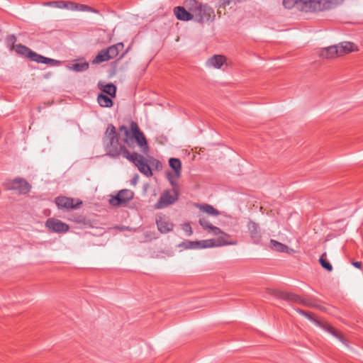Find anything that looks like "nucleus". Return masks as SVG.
Returning <instances> with one entry per match:
<instances>
[{
  "mask_svg": "<svg viewBox=\"0 0 363 363\" xmlns=\"http://www.w3.org/2000/svg\"><path fill=\"white\" fill-rule=\"evenodd\" d=\"M333 0H283V6L287 9L293 8L304 12H316L330 9Z\"/></svg>",
  "mask_w": 363,
  "mask_h": 363,
  "instance_id": "nucleus-1",
  "label": "nucleus"
},
{
  "mask_svg": "<svg viewBox=\"0 0 363 363\" xmlns=\"http://www.w3.org/2000/svg\"><path fill=\"white\" fill-rule=\"evenodd\" d=\"M184 6L187 10L194 12V20L197 23H208L215 19L214 10L207 4H203L196 0H186Z\"/></svg>",
  "mask_w": 363,
  "mask_h": 363,
  "instance_id": "nucleus-2",
  "label": "nucleus"
},
{
  "mask_svg": "<svg viewBox=\"0 0 363 363\" xmlns=\"http://www.w3.org/2000/svg\"><path fill=\"white\" fill-rule=\"evenodd\" d=\"M119 130L124 133L125 138L123 140L129 147H134L135 141L144 153L148 152L149 147L146 138L135 122H131L130 131L125 125L121 126Z\"/></svg>",
  "mask_w": 363,
  "mask_h": 363,
  "instance_id": "nucleus-3",
  "label": "nucleus"
},
{
  "mask_svg": "<svg viewBox=\"0 0 363 363\" xmlns=\"http://www.w3.org/2000/svg\"><path fill=\"white\" fill-rule=\"evenodd\" d=\"M14 50L19 55L29 58L38 63L50 64L52 66L59 65L60 62L54 59L48 58L39 55L31 50L29 48L21 44L16 45Z\"/></svg>",
  "mask_w": 363,
  "mask_h": 363,
  "instance_id": "nucleus-4",
  "label": "nucleus"
},
{
  "mask_svg": "<svg viewBox=\"0 0 363 363\" xmlns=\"http://www.w3.org/2000/svg\"><path fill=\"white\" fill-rule=\"evenodd\" d=\"M125 154V158L133 162L141 173L147 177L152 175L151 168L143 155L135 152H126Z\"/></svg>",
  "mask_w": 363,
  "mask_h": 363,
  "instance_id": "nucleus-5",
  "label": "nucleus"
},
{
  "mask_svg": "<svg viewBox=\"0 0 363 363\" xmlns=\"http://www.w3.org/2000/svg\"><path fill=\"white\" fill-rule=\"evenodd\" d=\"M179 199V191L177 186L167 189L161 194L159 200L155 204V209H162L173 204Z\"/></svg>",
  "mask_w": 363,
  "mask_h": 363,
  "instance_id": "nucleus-6",
  "label": "nucleus"
},
{
  "mask_svg": "<svg viewBox=\"0 0 363 363\" xmlns=\"http://www.w3.org/2000/svg\"><path fill=\"white\" fill-rule=\"evenodd\" d=\"M3 185L6 190H15L20 194H26L31 189L30 184L25 179L21 177L7 180Z\"/></svg>",
  "mask_w": 363,
  "mask_h": 363,
  "instance_id": "nucleus-7",
  "label": "nucleus"
},
{
  "mask_svg": "<svg viewBox=\"0 0 363 363\" xmlns=\"http://www.w3.org/2000/svg\"><path fill=\"white\" fill-rule=\"evenodd\" d=\"M106 150L107 154L113 157H117L121 155L125 158V152H129L124 145H121L118 138L108 140L106 144Z\"/></svg>",
  "mask_w": 363,
  "mask_h": 363,
  "instance_id": "nucleus-8",
  "label": "nucleus"
},
{
  "mask_svg": "<svg viewBox=\"0 0 363 363\" xmlns=\"http://www.w3.org/2000/svg\"><path fill=\"white\" fill-rule=\"evenodd\" d=\"M134 196L133 191L130 189H122L118 191L116 196L109 199V203L113 206H119L129 202Z\"/></svg>",
  "mask_w": 363,
  "mask_h": 363,
  "instance_id": "nucleus-9",
  "label": "nucleus"
},
{
  "mask_svg": "<svg viewBox=\"0 0 363 363\" xmlns=\"http://www.w3.org/2000/svg\"><path fill=\"white\" fill-rule=\"evenodd\" d=\"M45 227L51 233H64L69 230V225L54 218L46 220Z\"/></svg>",
  "mask_w": 363,
  "mask_h": 363,
  "instance_id": "nucleus-10",
  "label": "nucleus"
},
{
  "mask_svg": "<svg viewBox=\"0 0 363 363\" xmlns=\"http://www.w3.org/2000/svg\"><path fill=\"white\" fill-rule=\"evenodd\" d=\"M55 203L59 208L61 209H75L81 204L82 201H79L74 203V199L67 196H57L55 199Z\"/></svg>",
  "mask_w": 363,
  "mask_h": 363,
  "instance_id": "nucleus-11",
  "label": "nucleus"
},
{
  "mask_svg": "<svg viewBox=\"0 0 363 363\" xmlns=\"http://www.w3.org/2000/svg\"><path fill=\"white\" fill-rule=\"evenodd\" d=\"M247 229L253 242L259 243L262 238L259 225L252 220H250L247 223Z\"/></svg>",
  "mask_w": 363,
  "mask_h": 363,
  "instance_id": "nucleus-12",
  "label": "nucleus"
},
{
  "mask_svg": "<svg viewBox=\"0 0 363 363\" xmlns=\"http://www.w3.org/2000/svg\"><path fill=\"white\" fill-rule=\"evenodd\" d=\"M174 13L177 19L180 21H187L194 20V12L186 10L183 6H176L174 9Z\"/></svg>",
  "mask_w": 363,
  "mask_h": 363,
  "instance_id": "nucleus-13",
  "label": "nucleus"
},
{
  "mask_svg": "<svg viewBox=\"0 0 363 363\" xmlns=\"http://www.w3.org/2000/svg\"><path fill=\"white\" fill-rule=\"evenodd\" d=\"M158 230L161 233H167L172 230L174 225L165 217H159L156 220Z\"/></svg>",
  "mask_w": 363,
  "mask_h": 363,
  "instance_id": "nucleus-14",
  "label": "nucleus"
},
{
  "mask_svg": "<svg viewBox=\"0 0 363 363\" xmlns=\"http://www.w3.org/2000/svg\"><path fill=\"white\" fill-rule=\"evenodd\" d=\"M226 62V57L222 55H215L210 57L207 62L208 67L220 69Z\"/></svg>",
  "mask_w": 363,
  "mask_h": 363,
  "instance_id": "nucleus-15",
  "label": "nucleus"
},
{
  "mask_svg": "<svg viewBox=\"0 0 363 363\" xmlns=\"http://www.w3.org/2000/svg\"><path fill=\"white\" fill-rule=\"evenodd\" d=\"M337 49V45L325 48L320 51V56L327 59L340 57Z\"/></svg>",
  "mask_w": 363,
  "mask_h": 363,
  "instance_id": "nucleus-16",
  "label": "nucleus"
},
{
  "mask_svg": "<svg viewBox=\"0 0 363 363\" xmlns=\"http://www.w3.org/2000/svg\"><path fill=\"white\" fill-rule=\"evenodd\" d=\"M279 298L291 303L300 304L301 296L286 291H281L278 295Z\"/></svg>",
  "mask_w": 363,
  "mask_h": 363,
  "instance_id": "nucleus-17",
  "label": "nucleus"
},
{
  "mask_svg": "<svg viewBox=\"0 0 363 363\" xmlns=\"http://www.w3.org/2000/svg\"><path fill=\"white\" fill-rule=\"evenodd\" d=\"M355 45L350 42H344L337 45L340 57L354 51Z\"/></svg>",
  "mask_w": 363,
  "mask_h": 363,
  "instance_id": "nucleus-18",
  "label": "nucleus"
},
{
  "mask_svg": "<svg viewBox=\"0 0 363 363\" xmlns=\"http://www.w3.org/2000/svg\"><path fill=\"white\" fill-rule=\"evenodd\" d=\"M123 43H118L117 44L113 45L108 48L105 49L108 56L110 57V60L113 59L118 56L119 54V52L121 51L123 49Z\"/></svg>",
  "mask_w": 363,
  "mask_h": 363,
  "instance_id": "nucleus-19",
  "label": "nucleus"
},
{
  "mask_svg": "<svg viewBox=\"0 0 363 363\" xmlns=\"http://www.w3.org/2000/svg\"><path fill=\"white\" fill-rule=\"evenodd\" d=\"M318 326L322 328L323 330H326L327 332L330 333L333 336H335V337H337L338 340H340L341 342H343V338H342V335L340 334V333L337 330H336L329 323L321 322V325H318Z\"/></svg>",
  "mask_w": 363,
  "mask_h": 363,
  "instance_id": "nucleus-20",
  "label": "nucleus"
},
{
  "mask_svg": "<svg viewBox=\"0 0 363 363\" xmlns=\"http://www.w3.org/2000/svg\"><path fill=\"white\" fill-rule=\"evenodd\" d=\"M97 101L101 107L109 108L113 106L112 99L107 95L99 94L97 97Z\"/></svg>",
  "mask_w": 363,
  "mask_h": 363,
  "instance_id": "nucleus-21",
  "label": "nucleus"
},
{
  "mask_svg": "<svg viewBox=\"0 0 363 363\" xmlns=\"http://www.w3.org/2000/svg\"><path fill=\"white\" fill-rule=\"evenodd\" d=\"M270 247L272 250L279 252H288L289 247L275 240H270Z\"/></svg>",
  "mask_w": 363,
  "mask_h": 363,
  "instance_id": "nucleus-22",
  "label": "nucleus"
},
{
  "mask_svg": "<svg viewBox=\"0 0 363 363\" xmlns=\"http://www.w3.org/2000/svg\"><path fill=\"white\" fill-rule=\"evenodd\" d=\"M170 167L174 171L175 175L179 177L182 169V163L177 158H170L169 160Z\"/></svg>",
  "mask_w": 363,
  "mask_h": 363,
  "instance_id": "nucleus-23",
  "label": "nucleus"
},
{
  "mask_svg": "<svg viewBox=\"0 0 363 363\" xmlns=\"http://www.w3.org/2000/svg\"><path fill=\"white\" fill-rule=\"evenodd\" d=\"M110 60V57L108 56V54L105 49L101 50L99 52L94 59L92 60V64H99Z\"/></svg>",
  "mask_w": 363,
  "mask_h": 363,
  "instance_id": "nucleus-24",
  "label": "nucleus"
},
{
  "mask_svg": "<svg viewBox=\"0 0 363 363\" xmlns=\"http://www.w3.org/2000/svg\"><path fill=\"white\" fill-rule=\"evenodd\" d=\"M300 304L310 308H320V306L315 303V300L311 297L301 296Z\"/></svg>",
  "mask_w": 363,
  "mask_h": 363,
  "instance_id": "nucleus-25",
  "label": "nucleus"
},
{
  "mask_svg": "<svg viewBox=\"0 0 363 363\" xmlns=\"http://www.w3.org/2000/svg\"><path fill=\"white\" fill-rule=\"evenodd\" d=\"M200 209L211 216H218L219 215V211L213 206L208 203L201 204L200 206Z\"/></svg>",
  "mask_w": 363,
  "mask_h": 363,
  "instance_id": "nucleus-26",
  "label": "nucleus"
},
{
  "mask_svg": "<svg viewBox=\"0 0 363 363\" xmlns=\"http://www.w3.org/2000/svg\"><path fill=\"white\" fill-rule=\"evenodd\" d=\"M230 237L224 236L223 235H220L217 239L216 240V247L220 246H224V245H236V241H228L227 239Z\"/></svg>",
  "mask_w": 363,
  "mask_h": 363,
  "instance_id": "nucleus-27",
  "label": "nucleus"
},
{
  "mask_svg": "<svg viewBox=\"0 0 363 363\" xmlns=\"http://www.w3.org/2000/svg\"><path fill=\"white\" fill-rule=\"evenodd\" d=\"M89 67V63L84 61L72 64L71 69L75 72H83L87 70Z\"/></svg>",
  "mask_w": 363,
  "mask_h": 363,
  "instance_id": "nucleus-28",
  "label": "nucleus"
},
{
  "mask_svg": "<svg viewBox=\"0 0 363 363\" xmlns=\"http://www.w3.org/2000/svg\"><path fill=\"white\" fill-rule=\"evenodd\" d=\"M106 138L108 140L117 138V133L115 126L113 124H108L105 133Z\"/></svg>",
  "mask_w": 363,
  "mask_h": 363,
  "instance_id": "nucleus-29",
  "label": "nucleus"
},
{
  "mask_svg": "<svg viewBox=\"0 0 363 363\" xmlns=\"http://www.w3.org/2000/svg\"><path fill=\"white\" fill-rule=\"evenodd\" d=\"M319 262L323 268L325 269L328 272L333 270V266L327 259L326 253H323L319 259Z\"/></svg>",
  "mask_w": 363,
  "mask_h": 363,
  "instance_id": "nucleus-30",
  "label": "nucleus"
},
{
  "mask_svg": "<svg viewBox=\"0 0 363 363\" xmlns=\"http://www.w3.org/2000/svg\"><path fill=\"white\" fill-rule=\"evenodd\" d=\"M103 91L106 94L109 95L111 97H115L116 94V86L112 84H107L103 88Z\"/></svg>",
  "mask_w": 363,
  "mask_h": 363,
  "instance_id": "nucleus-31",
  "label": "nucleus"
},
{
  "mask_svg": "<svg viewBox=\"0 0 363 363\" xmlns=\"http://www.w3.org/2000/svg\"><path fill=\"white\" fill-rule=\"evenodd\" d=\"M200 248H208L216 247V240L215 239H209L199 241Z\"/></svg>",
  "mask_w": 363,
  "mask_h": 363,
  "instance_id": "nucleus-32",
  "label": "nucleus"
},
{
  "mask_svg": "<svg viewBox=\"0 0 363 363\" xmlns=\"http://www.w3.org/2000/svg\"><path fill=\"white\" fill-rule=\"evenodd\" d=\"M5 42L8 48L11 50H14L16 38L14 35H9L6 38Z\"/></svg>",
  "mask_w": 363,
  "mask_h": 363,
  "instance_id": "nucleus-33",
  "label": "nucleus"
},
{
  "mask_svg": "<svg viewBox=\"0 0 363 363\" xmlns=\"http://www.w3.org/2000/svg\"><path fill=\"white\" fill-rule=\"evenodd\" d=\"M76 11H89L92 13H99L98 10L93 9L87 5L78 4L77 3V7L76 9Z\"/></svg>",
  "mask_w": 363,
  "mask_h": 363,
  "instance_id": "nucleus-34",
  "label": "nucleus"
},
{
  "mask_svg": "<svg viewBox=\"0 0 363 363\" xmlns=\"http://www.w3.org/2000/svg\"><path fill=\"white\" fill-rule=\"evenodd\" d=\"M62 8L68 10L76 11L77 3L73 1H62Z\"/></svg>",
  "mask_w": 363,
  "mask_h": 363,
  "instance_id": "nucleus-35",
  "label": "nucleus"
},
{
  "mask_svg": "<svg viewBox=\"0 0 363 363\" xmlns=\"http://www.w3.org/2000/svg\"><path fill=\"white\" fill-rule=\"evenodd\" d=\"M183 245H185V247L187 249H196L200 248L199 241H186L183 242Z\"/></svg>",
  "mask_w": 363,
  "mask_h": 363,
  "instance_id": "nucleus-36",
  "label": "nucleus"
},
{
  "mask_svg": "<svg viewBox=\"0 0 363 363\" xmlns=\"http://www.w3.org/2000/svg\"><path fill=\"white\" fill-rule=\"evenodd\" d=\"M43 5L47 6H54L58 9L62 8V1H47L43 3Z\"/></svg>",
  "mask_w": 363,
  "mask_h": 363,
  "instance_id": "nucleus-37",
  "label": "nucleus"
},
{
  "mask_svg": "<svg viewBox=\"0 0 363 363\" xmlns=\"http://www.w3.org/2000/svg\"><path fill=\"white\" fill-rule=\"evenodd\" d=\"M210 230L211 231L212 234H213L214 235H223L224 236L230 237V235L228 234L223 232L219 228L216 227L214 225H213L211 227Z\"/></svg>",
  "mask_w": 363,
  "mask_h": 363,
  "instance_id": "nucleus-38",
  "label": "nucleus"
},
{
  "mask_svg": "<svg viewBox=\"0 0 363 363\" xmlns=\"http://www.w3.org/2000/svg\"><path fill=\"white\" fill-rule=\"evenodd\" d=\"M199 224L203 227V229L208 230L211 228L213 225L204 218H200L199 221Z\"/></svg>",
  "mask_w": 363,
  "mask_h": 363,
  "instance_id": "nucleus-39",
  "label": "nucleus"
},
{
  "mask_svg": "<svg viewBox=\"0 0 363 363\" xmlns=\"http://www.w3.org/2000/svg\"><path fill=\"white\" fill-rule=\"evenodd\" d=\"M306 318H307L309 320L315 323L316 325H320L321 321L318 320L315 318H314L313 315L310 313H306V315H305Z\"/></svg>",
  "mask_w": 363,
  "mask_h": 363,
  "instance_id": "nucleus-40",
  "label": "nucleus"
},
{
  "mask_svg": "<svg viewBox=\"0 0 363 363\" xmlns=\"http://www.w3.org/2000/svg\"><path fill=\"white\" fill-rule=\"evenodd\" d=\"M182 230L186 233L187 235L190 236L193 233L191 226L189 223H184L182 225Z\"/></svg>",
  "mask_w": 363,
  "mask_h": 363,
  "instance_id": "nucleus-41",
  "label": "nucleus"
},
{
  "mask_svg": "<svg viewBox=\"0 0 363 363\" xmlns=\"http://www.w3.org/2000/svg\"><path fill=\"white\" fill-rule=\"evenodd\" d=\"M352 265L356 268L361 269L362 268V262H353Z\"/></svg>",
  "mask_w": 363,
  "mask_h": 363,
  "instance_id": "nucleus-42",
  "label": "nucleus"
},
{
  "mask_svg": "<svg viewBox=\"0 0 363 363\" xmlns=\"http://www.w3.org/2000/svg\"><path fill=\"white\" fill-rule=\"evenodd\" d=\"M296 311H297L298 313H300L301 315H304V316H305V315H306V313H307V312H306V311H303V310H302V309H297V310H296Z\"/></svg>",
  "mask_w": 363,
  "mask_h": 363,
  "instance_id": "nucleus-43",
  "label": "nucleus"
},
{
  "mask_svg": "<svg viewBox=\"0 0 363 363\" xmlns=\"http://www.w3.org/2000/svg\"><path fill=\"white\" fill-rule=\"evenodd\" d=\"M137 178H138L137 177H135L134 178V179H133V183H136Z\"/></svg>",
  "mask_w": 363,
  "mask_h": 363,
  "instance_id": "nucleus-44",
  "label": "nucleus"
}]
</instances>
